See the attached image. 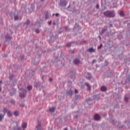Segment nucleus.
<instances>
[{
	"mask_svg": "<svg viewBox=\"0 0 130 130\" xmlns=\"http://www.w3.org/2000/svg\"><path fill=\"white\" fill-rule=\"evenodd\" d=\"M49 25H50L51 24V21L48 22Z\"/></svg>",
	"mask_w": 130,
	"mask_h": 130,
	"instance_id": "72a5a7b5",
	"label": "nucleus"
},
{
	"mask_svg": "<svg viewBox=\"0 0 130 130\" xmlns=\"http://www.w3.org/2000/svg\"><path fill=\"white\" fill-rule=\"evenodd\" d=\"M21 90H22V91H23V93H20V94H19V96H20V97L21 98H24V97H25V94H26V90H25V89H22V88H21Z\"/></svg>",
	"mask_w": 130,
	"mask_h": 130,
	"instance_id": "f03ea898",
	"label": "nucleus"
},
{
	"mask_svg": "<svg viewBox=\"0 0 130 130\" xmlns=\"http://www.w3.org/2000/svg\"><path fill=\"white\" fill-rule=\"evenodd\" d=\"M71 44H72L71 43L67 44L66 45L67 47H70V46H71Z\"/></svg>",
	"mask_w": 130,
	"mask_h": 130,
	"instance_id": "aec40b11",
	"label": "nucleus"
},
{
	"mask_svg": "<svg viewBox=\"0 0 130 130\" xmlns=\"http://www.w3.org/2000/svg\"><path fill=\"white\" fill-rule=\"evenodd\" d=\"M67 94L68 95H72L73 94V91L71 89H70L69 91H67Z\"/></svg>",
	"mask_w": 130,
	"mask_h": 130,
	"instance_id": "f8f14e48",
	"label": "nucleus"
},
{
	"mask_svg": "<svg viewBox=\"0 0 130 130\" xmlns=\"http://www.w3.org/2000/svg\"><path fill=\"white\" fill-rule=\"evenodd\" d=\"M13 125H16L15 127H14V129L15 130H21V128L18 127V123L17 122H14L12 123Z\"/></svg>",
	"mask_w": 130,
	"mask_h": 130,
	"instance_id": "20e7f679",
	"label": "nucleus"
},
{
	"mask_svg": "<svg viewBox=\"0 0 130 130\" xmlns=\"http://www.w3.org/2000/svg\"><path fill=\"white\" fill-rule=\"evenodd\" d=\"M59 14L56 13V14H55V16H56V17H58V16H59Z\"/></svg>",
	"mask_w": 130,
	"mask_h": 130,
	"instance_id": "473e14b6",
	"label": "nucleus"
},
{
	"mask_svg": "<svg viewBox=\"0 0 130 130\" xmlns=\"http://www.w3.org/2000/svg\"><path fill=\"white\" fill-rule=\"evenodd\" d=\"M101 90L103 92H104V91H106V90H107V88L105 86H103L101 87Z\"/></svg>",
	"mask_w": 130,
	"mask_h": 130,
	"instance_id": "6e6552de",
	"label": "nucleus"
},
{
	"mask_svg": "<svg viewBox=\"0 0 130 130\" xmlns=\"http://www.w3.org/2000/svg\"><path fill=\"white\" fill-rule=\"evenodd\" d=\"M4 116L5 115L0 114V121H2V120H3V119L4 118Z\"/></svg>",
	"mask_w": 130,
	"mask_h": 130,
	"instance_id": "4468645a",
	"label": "nucleus"
},
{
	"mask_svg": "<svg viewBox=\"0 0 130 130\" xmlns=\"http://www.w3.org/2000/svg\"><path fill=\"white\" fill-rule=\"evenodd\" d=\"M1 89L0 88V91H1Z\"/></svg>",
	"mask_w": 130,
	"mask_h": 130,
	"instance_id": "37998d69",
	"label": "nucleus"
},
{
	"mask_svg": "<svg viewBox=\"0 0 130 130\" xmlns=\"http://www.w3.org/2000/svg\"><path fill=\"white\" fill-rule=\"evenodd\" d=\"M11 104H14V103H15V101H11Z\"/></svg>",
	"mask_w": 130,
	"mask_h": 130,
	"instance_id": "393cba45",
	"label": "nucleus"
},
{
	"mask_svg": "<svg viewBox=\"0 0 130 130\" xmlns=\"http://www.w3.org/2000/svg\"><path fill=\"white\" fill-rule=\"evenodd\" d=\"M105 31H106V29H103L102 30V34H103V33H104V32H105Z\"/></svg>",
	"mask_w": 130,
	"mask_h": 130,
	"instance_id": "6ab92c4d",
	"label": "nucleus"
},
{
	"mask_svg": "<svg viewBox=\"0 0 130 130\" xmlns=\"http://www.w3.org/2000/svg\"><path fill=\"white\" fill-rule=\"evenodd\" d=\"M2 82H0V84Z\"/></svg>",
	"mask_w": 130,
	"mask_h": 130,
	"instance_id": "a18cd8bd",
	"label": "nucleus"
},
{
	"mask_svg": "<svg viewBox=\"0 0 130 130\" xmlns=\"http://www.w3.org/2000/svg\"><path fill=\"white\" fill-rule=\"evenodd\" d=\"M95 62H96V60H93L92 61V63H95Z\"/></svg>",
	"mask_w": 130,
	"mask_h": 130,
	"instance_id": "2f4dec72",
	"label": "nucleus"
},
{
	"mask_svg": "<svg viewBox=\"0 0 130 130\" xmlns=\"http://www.w3.org/2000/svg\"><path fill=\"white\" fill-rule=\"evenodd\" d=\"M87 79H88V80H90V79H92V77L89 76L88 77H87Z\"/></svg>",
	"mask_w": 130,
	"mask_h": 130,
	"instance_id": "bb28decb",
	"label": "nucleus"
},
{
	"mask_svg": "<svg viewBox=\"0 0 130 130\" xmlns=\"http://www.w3.org/2000/svg\"><path fill=\"white\" fill-rule=\"evenodd\" d=\"M18 19H19V17L17 16L14 17V20L15 21H17V20H18Z\"/></svg>",
	"mask_w": 130,
	"mask_h": 130,
	"instance_id": "412c9836",
	"label": "nucleus"
},
{
	"mask_svg": "<svg viewBox=\"0 0 130 130\" xmlns=\"http://www.w3.org/2000/svg\"><path fill=\"white\" fill-rule=\"evenodd\" d=\"M55 111V108L54 107L49 109V111H50V112H54Z\"/></svg>",
	"mask_w": 130,
	"mask_h": 130,
	"instance_id": "9b49d317",
	"label": "nucleus"
},
{
	"mask_svg": "<svg viewBox=\"0 0 130 130\" xmlns=\"http://www.w3.org/2000/svg\"><path fill=\"white\" fill-rule=\"evenodd\" d=\"M100 39H101V37H100Z\"/></svg>",
	"mask_w": 130,
	"mask_h": 130,
	"instance_id": "58836bf2",
	"label": "nucleus"
},
{
	"mask_svg": "<svg viewBox=\"0 0 130 130\" xmlns=\"http://www.w3.org/2000/svg\"><path fill=\"white\" fill-rule=\"evenodd\" d=\"M74 62L75 64H79V63H80V60H79L78 59H76L74 60Z\"/></svg>",
	"mask_w": 130,
	"mask_h": 130,
	"instance_id": "9d476101",
	"label": "nucleus"
},
{
	"mask_svg": "<svg viewBox=\"0 0 130 130\" xmlns=\"http://www.w3.org/2000/svg\"><path fill=\"white\" fill-rule=\"evenodd\" d=\"M124 101H125V102H128V98L125 97L124 98Z\"/></svg>",
	"mask_w": 130,
	"mask_h": 130,
	"instance_id": "a211bd4d",
	"label": "nucleus"
},
{
	"mask_svg": "<svg viewBox=\"0 0 130 130\" xmlns=\"http://www.w3.org/2000/svg\"><path fill=\"white\" fill-rule=\"evenodd\" d=\"M54 14H53V16H54Z\"/></svg>",
	"mask_w": 130,
	"mask_h": 130,
	"instance_id": "a19ab883",
	"label": "nucleus"
},
{
	"mask_svg": "<svg viewBox=\"0 0 130 130\" xmlns=\"http://www.w3.org/2000/svg\"><path fill=\"white\" fill-rule=\"evenodd\" d=\"M29 23H30V21L27 20V21H26V25H29Z\"/></svg>",
	"mask_w": 130,
	"mask_h": 130,
	"instance_id": "b1692460",
	"label": "nucleus"
},
{
	"mask_svg": "<svg viewBox=\"0 0 130 130\" xmlns=\"http://www.w3.org/2000/svg\"><path fill=\"white\" fill-rule=\"evenodd\" d=\"M1 44H0V46H1Z\"/></svg>",
	"mask_w": 130,
	"mask_h": 130,
	"instance_id": "79ce46f5",
	"label": "nucleus"
},
{
	"mask_svg": "<svg viewBox=\"0 0 130 130\" xmlns=\"http://www.w3.org/2000/svg\"><path fill=\"white\" fill-rule=\"evenodd\" d=\"M41 2H43L44 0H41Z\"/></svg>",
	"mask_w": 130,
	"mask_h": 130,
	"instance_id": "4c0bfd02",
	"label": "nucleus"
},
{
	"mask_svg": "<svg viewBox=\"0 0 130 130\" xmlns=\"http://www.w3.org/2000/svg\"><path fill=\"white\" fill-rule=\"evenodd\" d=\"M94 119L95 120H99L100 119V115L99 114H96L94 115Z\"/></svg>",
	"mask_w": 130,
	"mask_h": 130,
	"instance_id": "423d86ee",
	"label": "nucleus"
},
{
	"mask_svg": "<svg viewBox=\"0 0 130 130\" xmlns=\"http://www.w3.org/2000/svg\"><path fill=\"white\" fill-rule=\"evenodd\" d=\"M110 27H112V24H110Z\"/></svg>",
	"mask_w": 130,
	"mask_h": 130,
	"instance_id": "c9c22d12",
	"label": "nucleus"
},
{
	"mask_svg": "<svg viewBox=\"0 0 130 130\" xmlns=\"http://www.w3.org/2000/svg\"><path fill=\"white\" fill-rule=\"evenodd\" d=\"M4 112H7L8 116H12V112L7 108H4L3 110Z\"/></svg>",
	"mask_w": 130,
	"mask_h": 130,
	"instance_id": "7ed1b4c3",
	"label": "nucleus"
},
{
	"mask_svg": "<svg viewBox=\"0 0 130 130\" xmlns=\"http://www.w3.org/2000/svg\"><path fill=\"white\" fill-rule=\"evenodd\" d=\"M13 77H14V76L11 75V76H10V80H12V78H13Z\"/></svg>",
	"mask_w": 130,
	"mask_h": 130,
	"instance_id": "c756f323",
	"label": "nucleus"
},
{
	"mask_svg": "<svg viewBox=\"0 0 130 130\" xmlns=\"http://www.w3.org/2000/svg\"><path fill=\"white\" fill-rule=\"evenodd\" d=\"M86 86H87V87L88 90H91V86H90V85H89V84H86Z\"/></svg>",
	"mask_w": 130,
	"mask_h": 130,
	"instance_id": "dca6fc26",
	"label": "nucleus"
},
{
	"mask_svg": "<svg viewBox=\"0 0 130 130\" xmlns=\"http://www.w3.org/2000/svg\"><path fill=\"white\" fill-rule=\"evenodd\" d=\"M96 9H99V5H97L96 6Z\"/></svg>",
	"mask_w": 130,
	"mask_h": 130,
	"instance_id": "7c9ffc66",
	"label": "nucleus"
},
{
	"mask_svg": "<svg viewBox=\"0 0 130 130\" xmlns=\"http://www.w3.org/2000/svg\"><path fill=\"white\" fill-rule=\"evenodd\" d=\"M49 81L50 82H52V78H49Z\"/></svg>",
	"mask_w": 130,
	"mask_h": 130,
	"instance_id": "cd10ccee",
	"label": "nucleus"
},
{
	"mask_svg": "<svg viewBox=\"0 0 130 130\" xmlns=\"http://www.w3.org/2000/svg\"><path fill=\"white\" fill-rule=\"evenodd\" d=\"M45 18L46 19H48V18H49V16H48V14H46V15H45Z\"/></svg>",
	"mask_w": 130,
	"mask_h": 130,
	"instance_id": "4be33fe9",
	"label": "nucleus"
},
{
	"mask_svg": "<svg viewBox=\"0 0 130 130\" xmlns=\"http://www.w3.org/2000/svg\"><path fill=\"white\" fill-rule=\"evenodd\" d=\"M87 51H88V52H95V49L93 48H90L87 50Z\"/></svg>",
	"mask_w": 130,
	"mask_h": 130,
	"instance_id": "1a4fd4ad",
	"label": "nucleus"
},
{
	"mask_svg": "<svg viewBox=\"0 0 130 130\" xmlns=\"http://www.w3.org/2000/svg\"><path fill=\"white\" fill-rule=\"evenodd\" d=\"M20 106H21V107H24V105H21Z\"/></svg>",
	"mask_w": 130,
	"mask_h": 130,
	"instance_id": "f704fd0d",
	"label": "nucleus"
},
{
	"mask_svg": "<svg viewBox=\"0 0 130 130\" xmlns=\"http://www.w3.org/2000/svg\"><path fill=\"white\" fill-rule=\"evenodd\" d=\"M102 47V44H101L99 47H98V49H101V48Z\"/></svg>",
	"mask_w": 130,
	"mask_h": 130,
	"instance_id": "5701e85b",
	"label": "nucleus"
},
{
	"mask_svg": "<svg viewBox=\"0 0 130 130\" xmlns=\"http://www.w3.org/2000/svg\"><path fill=\"white\" fill-rule=\"evenodd\" d=\"M75 93L77 94L78 93V90L77 89H75Z\"/></svg>",
	"mask_w": 130,
	"mask_h": 130,
	"instance_id": "c85d7f7f",
	"label": "nucleus"
},
{
	"mask_svg": "<svg viewBox=\"0 0 130 130\" xmlns=\"http://www.w3.org/2000/svg\"><path fill=\"white\" fill-rule=\"evenodd\" d=\"M104 15L109 18H113L115 16L114 11H108L104 12Z\"/></svg>",
	"mask_w": 130,
	"mask_h": 130,
	"instance_id": "f257e3e1",
	"label": "nucleus"
},
{
	"mask_svg": "<svg viewBox=\"0 0 130 130\" xmlns=\"http://www.w3.org/2000/svg\"><path fill=\"white\" fill-rule=\"evenodd\" d=\"M89 100H90V99H88V101H89Z\"/></svg>",
	"mask_w": 130,
	"mask_h": 130,
	"instance_id": "ea45409f",
	"label": "nucleus"
},
{
	"mask_svg": "<svg viewBox=\"0 0 130 130\" xmlns=\"http://www.w3.org/2000/svg\"><path fill=\"white\" fill-rule=\"evenodd\" d=\"M119 15L121 16V17H122V16H123V11H121L119 13Z\"/></svg>",
	"mask_w": 130,
	"mask_h": 130,
	"instance_id": "f3484780",
	"label": "nucleus"
},
{
	"mask_svg": "<svg viewBox=\"0 0 130 130\" xmlns=\"http://www.w3.org/2000/svg\"><path fill=\"white\" fill-rule=\"evenodd\" d=\"M27 89H28L29 91H30V90H32V86L28 85L27 87Z\"/></svg>",
	"mask_w": 130,
	"mask_h": 130,
	"instance_id": "2eb2a0df",
	"label": "nucleus"
},
{
	"mask_svg": "<svg viewBox=\"0 0 130 130\" xmlns=\"http://www.w3.org/2000/svg\"><path fill=\"white\" fill-rule=\"evenodd\" d=\"M63 130H68L67 128H65Z\"/></svg>",
	"mask_w": 130,
	"mask_h": 130,
	"instance_id": "e433bc0d",
	"label": "nucleus"
},
{
	"mask_svg": "<svg viewBox=\"0 0 130 130\" xmlns=\"http://www.w3.org/2000/svg\"><path fill=\"white\" fill-rule=\"evenodd\" d=\"M14 115H15V116H17L19 115V111H15L14 112Z\"/></svg>",
	"mask_w": 130,
	"mask_h": 130,
	"instance_id": "ddd939ff",
	"label": "nucleus"
},
{
	"mask_svg": "<svg viewBox=\"0 0 130 130\" xmlns=\"http://www.w3.org/2000/svg\"><path fill=\"white\" fill-rule=\"evenodd\" d=\"M36 128L37 130H41V122H38V125L36 127Z\"/></svg>",
	"mask_w": 130,
	"mask_h": 130,
	"instance_id": "39448f33",
	"label": "nucleus"
},
{
	"mask_svg": "<svg viewBox=\"0 0 130 130\" xmlns=\"http://www.w3.org/2000/svg\"><path fill=\"white\" fill-rule=\"evenodd\" d=\"M26 127H27V123H23L22 124V128L23 129H25V128H26Z\"/></svg>",
	"mask_w": 130,
	"mask_h": 130,
	"instance_id": "0eeeda50",
	"label": "nucleus"
},
{
	"mask_svg": "<svg viewBox=\"0 0 130 130\" xmlns=\"http://www.w3.org/2000/svg\"><path fill=\"white\" fill-rule=\"evenodd\" d=\"M0 82H2V81H0Z\"/></svg>",
	"mask_w": 130,
	"mask_h": 130,
	"instance_id": "c03bdc74",
	"label": "nucleus"
},
{
	"mask_svg": "<svg viewBox=\"0 0 130 130\" xmlns=\"http://www.w3.org/2000/svg\"><path fill=\"white\" fill-rule=\"evenodd\" d=\"M35 32H36V33H39V29H36V30H35Z\"/></svg>",
	"mask_w": 130,
	"mask_h": 130,
	"instance_id": "a878e982",
	"label": "nucleus"
}]
</instances>
